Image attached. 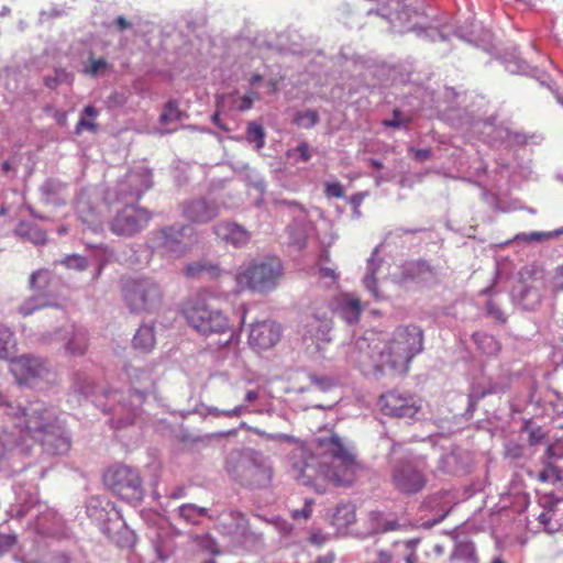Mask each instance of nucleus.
Masks as SVG:
<instances>
[{
    "label": "nucleus",
    "mask_w": 563,
    "mask_h": 563,
    "mask_svg": "<svg viewBox=\"0 0 563 563\" xmlns=\"http://www.w3.org/2000/svg\"><path fill=\"white\" fill-rule=\"evenodd\" d=\"M313 444L321 457L331 459V465L300 449L299 456L302 461L292 464L298 481L303 485L313 486L318 493H323L327 484L350 486L355 482L361 464L336 433L317 437Z\"/></svg>",
    "instance_id": "f257e3e1"
},
{
    "label": "nucleus",
    "mask_w": 563,
    "mask_h": 563,
    "mask_svg": "<svg viewBox=\"0 0 563 563\" xmlns=\"http://www.w3.org/2000/svg\"><path fill=\"white\" fill-rule=\"evenodd\" d=\"M4 417L13 424L16 432H9L7 428L0 431V460L8 451L19 445L24 435L41 442L53 454H63L70 448L56 409L44 401H31L26 407L8 404Z\"/></svg>",
    "instance_id": "f03ea898"
},
{
    "label": "nucleus",
    "mask_w": 563,
    "mask_h": 563,
    "mask_svg": "<svg viewBox=\"0 0 563 563\" xmlns=\"http://www.w3.org/2000/svg\"><path fill=\"white\" fill-rule=\"evenodd\" d=\"M183 314L197 333L203 336L228 334L224 345L234 336V328L229 317L220 309L210 306L205 299L188 301L183 307Z\"/></svg>",
    "instance_id": "7ed1b4c3"
},
{
    "label": "nucleus",
    "mask_w": 563,
    "mask_h": 563,
    "mask_svg": "<svg viewBox=\"0 0 563 563\" xmlns=\"http://www.w3.org/2000/svg\"><path fill=\"white\" fill-rule=\"evenodd\" d=\"M423 349V332L417 325L398 327L379 352L380 358L394 369L407 372L411 360Z\"/></svg>",
    "instance_id": "20e7f679"
},
{
    "label": "nucleus",
    "mask_w": 563,
    "mask_h": 563,
    "mask_svg": "<svg viewBox=\"0 0 563 563\" xmlns=\"http://www.w3.org/2000/svg\"><path fill=\"white\" fill-rule=\"evenodd\" d=\"M283 273V264L278 258L252 261L239 268L235 283L240 290L268 292L277 287Z\"/></svg>",
    "instance_id": "39448f33"
},
{
    "label": "nucleus",
    "mask_w": 563,
    "mask_h": 563,
    "mask_svg": "<svg viewBox=\"0 0 563 563\" xmlns=\"http://www.w3.org/2000/svg\"><path fill=\"white\" fill-rule=\"evenodd\" d=\"M103 483L124 501L136 504L144 497L143 479L135 467L125 464L112 465L104 472Z\"/></svg>",
    "instance_id": "423d86ee"
},
{
    "label": "nucleus",
    "mask_w": 563,
    "mask_h": 563,
    "mask_svg": "<svg viewBox=\"0 0 563 563\" xmlns=\"http://www.w3.org/2000/svg\"><path fill=\"white\" fill-rule=\"evenodd\" d=\"M122 292L131 312H154L163 303V291L159 285L147 277L126 280Z\"/></svg>",
    "instance_id": "0eeeda50"
},
{
    "label": "nucleus",
    "mask_w": 563,
    "mask_h": 563,
    "mask_svg": "<svg viewBox=\"0 0 563 563\" xmlns=\"http://www.w3.org/2000/svg\"><path fill=\"white\" fill-rule=\"evenodd\" d=\"M152 219V213L136 205H125L110 222V230L117 235L131 236L144 230Z\"/></svg>",
    "instance_id": "6e6552de"
},
{
    "label": "nucleus",
    "mask_w": 563,
    "mask_h": 563,
    "mask_svg": "<svg viewBox=\"0 0 563 563\" xmlns=\"http://www.w3.org/2000/svg\"><path fill=\"white\" fill-rule=\"evenodd\" d=\"M152 385V379L146 377L141 388L133 387L125 393H112L111 397L113 400H118L114 412L123 416V419L119 421L121 427L134 422L148 396Z\"/></svg>",
    "instance_id": "1a4fd4ad"
},
{
    "label": "nucleus",
    "mask_w": 563,
    "mask_h": 563,
    "mask_svg": "<svg viewBox=\"0 0 563 563\" xmlns=\"http://www.w3.org/2000/svg\"><path fill=\"white\" fill-rule=\"evenodd\" d=\"M280 338V325L273 320H263L250 325L247 342L252 350L263 352L273 349Z\"/></svg>",
    "instance_id": "9d476101"
},
{
    "label": "nucleus",
    "mask_w": 563,
    "mask_h": 563,
    "mask_svg": "<svg viewBox=\"0 0 563 563\" xmlns=\"http://www.w3.org/2000/svg\"><path fill=\"white\" fill-rule=\"evenodd\" d=\"M394 486L401 493L413 495L424 488V474L410 462L398 463L391 475Z\"/></svg>",
    "instance_id": "9b49d317"
},
{
    "label": "nucleus",
    "mask_w": 563,
    "mask_h": 563,
    "mask_svg": "<svg viewBox=\"0 0 563 563\" xmlns=\"http://www.w3.org/2000/svg\"><path fill=\"white\" fill-rule=\"evenodd\" d=\"M189 228L185 224L167 225L154 233L156 246L165 252L185 254L183 239Z\"/></svg>",
    "instance_id": "f8f14e48"
},
{
    "label": "nucleus",
    "mask_w": 563,
    "mask_h": 563,
    "mask_svg": "<svg viewBox=\"0 0 563 563\" xmlns=\"http://www.w3.org/2000/svg\"><path fill=\"white\" fill-rule=\"evenodd\" d=\"M382 411L391 417L413 418L420 407L411 398H405L396 393H387L380 397Z\"/></svg>",
    "instance_id": "ddd939ff"
},
{
    "label": "nucleus",
    "mask_w": 563,
    "mask_h": 563,
    "mask_svg": "<svg viewBox=\"0 0 563 563\" xmlns=\"http://www.w3.org/2000/svg\"><path fill=\"white\" fill-rule=\"evenodd\" d=\"M219 206L214 201L194 199L183 205V216L196 224H206L217 218Z\"/></svg>",
    "instance_id": "4468645a"
},
{
    "label": "nucleus",
    "mask_w": 563,
    "mask_h": 563,
    "mask_svg": "<svg viewBox=\"0 0 563 563\" xmlns=\"http://www.w3.org/2000/svg\"><path fill=\"white\" fill-rule=\"evenodd\" d=\"M10 372L19 383H29L36 377H42L47 369L38 358L20 356L10 360Z\"/></svg>",
    "instance_id": "2eb2a0df"
},
{
    "label": "nucleus",
    "mask_w": 563,
    "mask_h": 563,
    "mask_svg": "<svg viewBox=\"0 0 563 563\" xmlns=\"http://www.w3.org/2000/svg\"><path fill=\"white\" fill-rule=\"evenodd\" d=\"M330 308L347 323L358 322L363 310L361 300L352 294L335 296L330 302Z\"/></svg>",
    "instance_id": "dca6fc26"
},
{
    "label": "nucleus",
    "mask_w": 563,
    "mask_h": 563,
    "mask_svg": "<svg viewBox=\"0 0 563 563\" xmlns=\"http://www.w3.org/2000/svg\"><path fill=\"white\" fill-rule=\"evenodd\" d=\"M369 344L365 340L357 341L356 351L351 354L352 361L357 364L363 373H375L388 366L386 358L377 360L372 353H369ZM378 357H380L378 355Z\"/></svg>",
    "instance_id": "f3484780"
},
{
    "label": "nucleus",
    "mask_w": 563,
    "mask_h": 563,
    "mask_svg": "<svg viewBox=\"0 0 563 563\" xmlns=\"http://www.w3.org/2000/svg\"><path fill=\"white\" fill-rule=\"evenodd\" d=\"M534 269L526 268L520 272V277L515 290L521 301H526L531 297V303L540 301V288L542 282L534 277Z\"/></svg>",
    "instance_id": "a211bd4d"
},
{
    "label": "nucleus",
    "mask_w": 563,
    "mask_h": 563,
    "mask_svg": "<svg viewBox=\"0 0 563 563\" xmlns=\"http://www.w3.org/2000/svg\"><path fill=\"white\" fill-rule=\"evenodd\" d=\"M214 234L235 247H241L250 241V233L241 225L232 222H220L213 227Z\"/></svg>",
    "instance_id": "6ab92c4d"
},
{
    "label": "nucleus",
    "mask_w": 563,
    "mask_h": 563,
    "mask_svg": "<svg viewBox=\"0 0 563 563\" xmlns=\"http://www.w3.org/2000/svg\"><path fill=\"white\" fill-rule=\"evenodd\" d=\"M541 468L538 471H530L529 477L534 478L541 484H549L552 486L563 484V468L554 464L549 459H541Z\"/></svg>",
    "instance_id": "aec40b11"
},
{
    "label": "nucleus",
    "mask_w": 563,
    "mask_h": 563,
    "mask_svg": "<svg viewBox=\"0 0 563 563\" xmlns=\"http://www.w3.org/2000/svg\"><path fill=\"white\" fill-rule=\"evenodd\" d=\"M223 269L218 263L211 261H195L187 264L184 274L189 278L218 279L222 276Z\"/></svg>",
    "instance_id": "412c9836"
},
{
    "label": "nucleus",
    "mask_w": 563,
    "mask_h": 563,
    "mask_svg": "<svg viewBox=\"0 0 563 563\" xmlns=\"http://www.w3.org/2000/svg\"><path fill=\"white\" fill-rule=\"evenodd\" d=\"M449 563H479V556L472 541H460L449 556Z\"/></svg>",
    "instance_id": "4be33fe9"
},
{
    "label": "nucleus",
    "mask_w": 563,
    "mask_h": 563,
    "mask_svg": "<svg viewBox=\"0 0 563 563\" xmlns=\"http://www.w3.org/2000/svg\"><path fill=\"white\" fill-rule=\"evenodd\" d=\"M244 477L249 481L250 484H263L267 483L272 478V468L256 464L254 462H249L243 465Z\"/></svg>",
    "instance_id": "5701e85b"
},
{
    "label": "nucleus",
    "mask_w": 563,
    "mask_h": 563,
    "mask_svg": "<svg viewBox=\"0 0 563 563\" xmlns=\"http://www.w3.org/2000/svg\"><path fill=\"white\" fill-rule=\"evenodd\" d=\"M433 273V268L427 261H416L408 263L404 266L401 272V280H416L422 279L427 275H431Z\"/></svg>",
    "instance_id": "b1692460"
},
{
    "label": "nucleus",
    "mask_w": 563,
    "mask_h": 563,
    "mask_svg": "<svg viewBox=\"0 0 563 563\" xmlns=\"http://www.w3.org/2000/svg\"><path fill=\"white\" fill-rule=\"evenodd\" d=\"M15 350L14 333L8 327L0 324V361H10Z\"/></svg>",
    "instance_id": "393cba45"
},
{
    "label": "nucleus",
    "mask_w": 563,
    "mask_h": 563,
    "mask_svg": "<svg viewBox=\"0 0 563 563\" xmlns=\"http://www.w3.org/2000/svg\"><path fill=\"white\" fill-rule=\"evenodd\" d=\"M133 346L142 352L151 351L155 345L154 329L148 325H142L133 338Z\"/></svg>",
    "instance_id": "a878e982"
},
{
    "label": "nucleus",
    "mask_w": 563,
    "mask_h": 563,
    "mask_svg": "<svg viewBox=\"0 0 563 563\" xmlns=\"http://www.w3.org/2000/svg\"><path fill=\"white\" fill-rule=\"evenodd\" d=\"M98 115V111L93 106L84 108L82 117L79 119L75 126L76 134H81L85 130L96 132L98 129L97 123L93 121Z\"/></svg>",
    "instance_id": "bb28decb"
},
{
    "label": "nucleus",
    "mask_w": 563,
    "mask_h": 563,
    "mask_svg": "<svg viewBox=\"0 0 563 563\" xmlns=\"http://www.w3.org/2000/svg\"><path fill=\"white\" fill-rule=\"evenodd\" d=\"M309 327L311 328V336L317 341H330L329 332L331 330V319L325 314H322L321 317L317 316L314 322L310 323Z\"/></svg>",
    "instance_id": "cd10ccee"
},
{
    "label": "nucleus",
    "mask_w": 563,
    "mask_h": 563,
    "mask_svg": "<svg viewBox=\"0 0 563 563\" xmlns=\"http://www.w3.org/2000/svg\"><path fill=\"white\" fill-rule=\"evenodd\" d=\"M30 287L40 296H46L51 283V274L47 269H38L30 276Z\"/></svg>",
    "instance_id": "c85d7f7f"
},
{
    "label": "nucleus",
    "mask_w": 563,
    "mask_h": 563,
    "mask_svg": "<svg viewBox=\"0 0 563 563\" xmlns=\"http://www.w3.org/2000/svg\"><path fill=\"white\" fill-rule=\"evenodd\" d=\"M88 347L87 334L82 330L73 332L71 338L67 341L65 349L71 355H82Z\"/></svg>",
    "instance_id": "c756f323"
},
{
    "label": "nucleus",
    "mask_w": 563,
    "mask_h": 563,
    "mask_svg": "<svg viewBox=\"0 0 563 563\" xmlns=\"http://www.w3.org/2000/svg\"><path fill=\"white\" fill-rule=\"evenodd\" d=\"M178 514L180 518H183L187 522L196 525L198 523V517H205L208 515V508L198 507L195 504H184L179 506Z\"/></svg>",
    "instance_id": "7c9ffc66"
},
{
    "label": "nucleus",
    "mask_w": 563,
    "mask_h": 563,
    "mask_svg": "<svg viewBox=\"0 0 563 563\" xmlns=\"http://www.w3.org/2000/svg\"><path fill=\"white\" fill-rule=\"evenodd\" d=\"M265 131L264 128L256 123L250 122L246 128V140L250 143H255L256 150H261L265 145Z\"/></svg>",
    "instance_id": "2f4dec72"
},
{
    "label": "nucleus",
    "mask_w": 563,
    "mask_h": 563,
    "mask_svg": "<svg viewBox=\"0 0 563 563\" xmlns=\"http://www.w3.org/2000/svg\"><path fill=\"white\" fill-rule=\"evenodd\" d=\"M183 118V112L179 109L178 102L169 100L166 102L163 112L159 115V122L162 124H168L170 122L179 121Z\"/></svg>",
    "instance_id": "473e14b6"
},
{
    "label": "nucleus",
    "mask_w": 563,
    "mask_h": 563,
    "mask_svg": "<svg viewBox=\"0 0 563 563\" xmlns=\"http://www.w3.org/2000/svg\"><path fill=\"white\" fill-rule=\"evenodd\" d=\"M319 122V114L316 110H305L298 112L294 118V123L303 129H311Z\"/></svg>",
    "instance_id": "72a5a7b5"
},
{
    "label": "nucleus",
    "mask_w": 563,
    "mask_h": 563,
    "mask_svg": "<svg viewBox=\"0 0 563 563\" xmlns=\"http://www.w3.org/2000/svg\"><path fill=\"white\" fill-rule=\"evenodd\" d=\"M559 234H563V229L556 230L554 232H530V233H519L516 235V241H522L526 243L540 242L543 240H549Z\"/></svg>",
    "instance_id": "f704fd0d"
},
{
    "label": "nucleus",
    "mask_w": 563,
    "mask_h": 563,
    "mask_svg": "<svg viewBox=\"0 0 563 563\" xmlns=\"http://www.w3.org/2000/svg\"><path fill=\"white\" fill-rule=\"evenodd\" d=\"M473 340L485 353H495L499 350L498 343L494 340L493 336L482 333H474Z\"/></svg>",
    "instance_id": "c9c22d12"
},
{
    "label": "nucleus",
    "mask_w": 563,
    "mask_h": 563,
    "mask_svg": "<svg viewBox=\"0 0 563 563\" xmlns=\"http://www.w3.org/2000/svg\"><path fill=\"white\" fill-rule=\"evenodd\" d=\"M104 532L108 534L109 538H112L114 539V541L117 542V544L121 548H125V547H132L133 543H134V536L133 533L126 528L125 523L123 522L122 523V528L120 530V536L119 538H114L113 536H111L110 533V529L109 528H104Z\"/></svg>",
    "instance_id": "e433bc0d"
},
{
    "label": "nucleus",
    "mask_w": 563,
    "mask_h": 563,
    "mask_svg": "<svg viewBox=\"0 0 563 563\" xmlns=\"http://www.w3.org/2000/svg\"><path fill=\"white\" fill-rule=\"evenodd\" d=\"M542 459H549V461L563 460V440L558 439L550 443L547 446L544 456Z\"/></svg>",
    "instance_id": "4c0bfd02"
},
{
    "label": "nucleus",
    "mask_w": 563,
    "mask_h": 563,
    "mask_svg": "<svg viewBox=\"0 0 563 563\" xmlns=\"http://www.w3.org/2000/svg\"><path fill=\"white\" fill-rule=\"evenodd\" d=\"M109 67L104 58H90L89 65L84 68V74L95 77Z\"/></svg>",
    "instance_id": "58836bf2"
},
{
    "label": "nucleus",
    "mask_w": 563,
    "mask_h": 563,
    "mask_svg": "<svg viewBox=\"0 0 563 563\" xmlns=\"http://www.w3.org/2000/svg\"><path fill=\"white\" fill-rule=\"evenodd\" d=\"M394 118L390 120H384L382 124L386 128H400L405 123H410L411 118L410 117H404L401 111L398 109H395L393 112Z\"/></svg>",
    "instance_id": "ea45409f"
},
{
    "label": "nucleus",
    "mask_w": 563,
    "mask_h": 563,
    "mask_svg": "<svg viewBox=\"0 0 563 563\" xmlns=\"http://www.w3.org/2000/svg\"><path fill=\"white\" fill-rule=\"evenodd\" d=\"M525 448L522 444L517 442H508L505 445V456L512 460H519L523 456Z\"/></svg>",
    "instance_id": "a19ab883"
},
{
    "label": "nucleus",
    "mask_w": 563,
    "mask_h": 563,
    "mask_svg": "<svg viewBox=\"0 0 563 563\" xmlns=\"http://www.w3.org/2000/svg\"><path fill=\"white\" fill-rule=\"evenodd\" d=\"M23 234L35 244H44L47 240L46 233L36 227L27 228V231H24Z\"/></svg>",
    "instance_id": "79ce46f5"
},
{
    "label": "nucleus",
    "mask_w": 563,
    "mask_h": 563,
    "mask_svg": "<svg viewBox=\"0 0 563 563\" xmlns=\"http://www.w3.org/2000/svg\"><path fill=\"white\" fill-rule=\"evenodd\" d=\"M324 195L328 198H343L344 190L342 185L338 181L327 183L324 185Z\"/></svg>",
    "instance_id": "37998d69"
},
{
    "label": "nucleus",
    "mask_w": 563,
    "mask_h": 563,
    "mask_svg": "<svg viewBox=\"0 0 563 563\" xmlns=\"http://www.w3.org/2000/svg\"><path fill=\"white\" fill-rule=\"evenodd\" d=\"M528 435V443L530 446L540 444L545 438V433L541 427L529 429Z\"/></svg>",
    "instance_id": "c03bdc74"
},
{
    "label": "nucleus",
    "mask_w": 563,
    "mask_h": 563,
    "mask_svg": "<svg viewBox=\"0 0 563 563\" xmlns=\"http://www.w3.org/2000/svg\"><path fill=\"white\" fill-rule=\"evenodd\" d=\"M294 153H298L301 162H308L311 158V152L308 143L301 142L296 148L288 151V156H291Z\"/></svg>",
    "instance_id": "a18cd8bd"
},
{
    "label": "nucleus",
    "mask_w": 563,
    "mask_h": 563,
    "mask_svg": "<svg viewBox=\"0 0 563 563\" xmlns=\"http://www.w3.org/2000/svg\"><path fill=\"white\" fill-rule=\"evenodd\" d=\"M67 267H74L82 271L87 267V262L84 257L78 255L67 256L63 262Z\"/></svg>",
    "instance_id": "49530a36"
},
{
    "label": "nucleus",
    "mask_w": 563,
    "mask_h": 563,
    "mask_svg": "<svg viewBox=\"0 0 563 563\" xmlns=\"http://www.w3.org/2000/svg\"><path fill=\"white\" fill-rule=\"evenodd\" d=\"M312 499H306L305 506L300 510H294L292 511V518L294 519H308L311 516L312 512Z\"/></svg>",
    "instance_id": "de8ad7c7"
},
{
    "label": "nucleus",
    "mask_w": 563,
    "mask_h": 563,
    "mask_svg": "<svg viewBox=\"0 0 563 563\" xmlns=\"http://www.w3.org/2000/svg\"><path fill=\"white\" fill-rule=\"evenodd\" d=\"M552 285L555 291H563V264L556 267L552 277Z\"/></svg>",
    "instance_id": "09e8293b"
},
{
    "label": "nucleus",
    "mask_w": 563,
    "mask_h": 563,
    "mask_svg": "<svg viewBox=\"0 0 563 563\" xmlns=\"http://www.w3.org/2000/svg\"><path fill=\"white\" fill-rule=\"evenodd\" d=\"M552 518H553V510L552 509H548V510L542 511L539 515L538 520L544 527V529L547 531H552V528L550 527Z\"/></svg>",
    "instance_id": "8fccbe9b"
},
{
    "label": "nucleus",
    "mask_w": 563,
    "mask_h": 563,
    "mask_svg": "<svg viewBox=\"0 0 563 563\" xmlns=\"http://www.w3.org/2000/svg\"><path fill=\"white\" fill-rule=\"evenodd\" d=\"M327 541V536L321 531H312L309 536V542L318 548L322 547Z\"/></svg>",
    "instance_id": "3c124183"
},
{
    "label": "nucleus",
    "mask_w": 563,
    "mask_h": 563,
    "mask_svg": "<svg viewBox=\"0 0 563 563\" xmlns=\"http://www.w3.org/2000/svg\"><path fill=\"white\" fill-rule=\"evenodd\" d=\"M366 288L373 294V296L378 299V290H377V280L374 275L367 276L364 280Z\"/></svg>",
    "instance_id": "603ef678"
},
{
    "label": "nucleus",
    "mask_w": 563,
    "mask_h": 563,
    "mask_svg": "<svg viewBox=\"0 0 563 563\" xmlns=\"http://www.w3.org/2000/svg\"><path fill=\"white\" fill-rule=\"evenodd\" d=\"M311 380L314 384V386L322 391H325L331 386V382L325 377L312 376Z\"/></svg>",
    "instance_id": "864d4df0"
},
{
    "label": "nucleus",
    "mask_w": 563,
    "mask_h": 563,
    "mask_svg": "<svg viewBox=\"0 0 563 563\" xmlns=\"http://www.w3.org/2000/svg\"><path fill=\"white\" fill-rule=\"evenodd\" d=\"M253 106V96L252 95H244L240 99L239 110L245 111L251 109Z\"/></svg>",
    "instance_id": "5fc2aeb1"
},
{
    "label": "nucleus",
    "mask_w": 563,
    "mask_h": 563,
    "mask_svg": "<svg viewBox=\"0 0 563 563\" xmlns=\"http://www.w3.org/2000/svg\"><path fill=\"white\" fill-rule=\"evenodd\" d=\"M46 303L42 302L40 303L37 307H30L27 302H25L24 305H22L20 308H19V312L22 314V316H29L31 314L35 309L37 308H41V307H44Z\"/></svg>",
    "instance_id": "6e6d98bb"
},
{
    "label": "nucleus",
    "mask_w": 563,
    "mask_h": 563,
    "mask_svg": "<svg viewBox=\"0 0 563 563\" xmlns=\"http://www.w3.org/2000/svg\"><path fill=\"white\" fill-rule=\"evenodd\" d=\"M431 156L430 148H419L415 150V157L419 161H426Z\"/></svg>",
    "instance_id": "4d7b16f0"
},
{
    "label": "nucleus",
    "mask_w": 563,
    "mask_h": 563,
    "mask_svg": "<svg viewBox=\"0 0 563 563\" xmlns=\"http://www.w3.org/2000/svg\"><path fill=\"white\" fill-rule=\"evenodd\" d=\"M243 411H244L243 406H236L233 409L223 410V411H221V413L225 417H239L242 415Z\"/></svg>",
    "instance_id": "13d9d810"
},
{
    "label": "nucleus",
    "mask_w": 563,
    "mask_h": 563,
    "mask_svg": "<svg viewBox=\"0 0 563 563\" xmlns=\"http://www.w3.org/2000/svg\"><path fill=\"white\" fill-rule=\"evenodd\" d=\"M320 276L322 278H330L333 282L338 278V275L335 274L334 269L328 267L320 268Z\"/></svg>",
    "instance_id": "bf43d9fd"
},
{
    "label": "nucleus",
    "mask_w": 563,
    "mask_h": 563,
    "mask_svg": "<svg viewBox=\"0 0 563 563\" xmlns=\"http://www.w3.org/2000/svg\"><path fill=\"white\" fill-rule=\"evenodd\" d=\"M16 542V538L14 536H0V544H3L7 548H11Z\"/></svg>",
    "instance_id": "052dcab7"
},
{
    "label": "nucleus",
    "mask_w": 563,
    "mask_h": 563,
    "mask_svg": "<svg viewBox=\"0 0 563 563\" xmlns=\"http://www.w3.org/2000/svg\"><path fill=\"white\" fill-rule=\"evenodd\" d=\"M114 24L118 26L120 31H123L131 26V23L124 16H118L114 21Z\"/></svg>",
    "instance_id": "680f3d73"
},
{
    "label": "nucleus",
    "mask_w": 563,
    "mask_h": 563,
    "mask_svg": "<svg viewBox=\"0 0 563 563\" xmlns=\"http://www.w3.org/2000/svg\"><path fill=\"white\" fill-rule=\"evenodd\" d=\"M54 118L59 125H65L67 122V114L64 111L55 110Z\"/></svg>",
    "instance_id": "e2e57ef3"
},
{
    "label": "nucleus",
    "mask_w": 563,
    "mask_h": 563,
    "mask_svg": "<svg viewBox=\"0 0 563 563\" xmlns=\"http://www.w3.org/2000/svg\"><path fill=\"white\" fill-rule=\"evenodd\" d=\"M44 84L49 89H56L59 86V79L57 77H46Z\"/></svg>",
    "instance_id": "0e129e2a"
},
{
    "label": "nucleus",
    "mask_w": 563,
    "mask_h": 563,
    "mask_svg": "<svg viewBox=\"0 0 563 563\" xmlns=\"http://www.w3.org/2000/svg\"><path fill=\"white\" fill-rule=\"evenodd\" d=\"M364 197H365V194H362V192L355 194L351 197L350 202L354 207H358L362 203Z\"/></svg>",
    "instance_id": "69168bd1"
},
{
    "label": "nucleus",
    "mask_w": 563,
    "mask_h": 563,
    "mask_svg": "<svg viewBox=\"0 0 563 563\" xmlns=\"http://www.w3.org/2000/svg\"><path fill=\"white\" fill-rule=\"evenodd\" d=\"M488 312L490 314H494L496 317V319L500 320V321H505V318L503 316V312L500 310H494L493 309V303H488Z\"/></svg>",
    "instance_id": "338daca9"
},
{
    "label": "nucleus",
    "mask_w": 563,
    "mask_h": 563,
    "mask_svg": "<svg viewBox=\"0 0 563 563\" xmlns=\"http://www.w3.org/2000/svg\"><path fill=\"white\" fill-rule=\"evenodd\" d=\"M257 398H258V394H257V391H255V390H249V391L245 394V401H247V402H253V401H255Z\"/></svg>",
    "instance_id": "774afa93"
}]
</instances>
